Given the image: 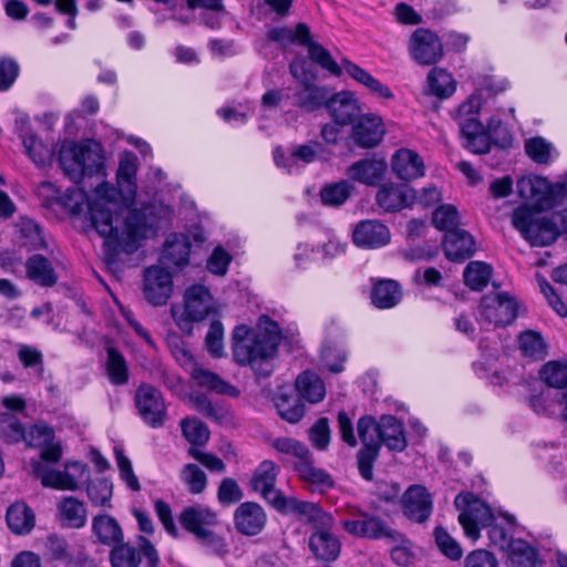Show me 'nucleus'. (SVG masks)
I'll use <instances>...</instances> for the list:
<instances>
[{
    "mask_svg": "<svg viewBox=\"0 0 567 567\" xmlns=\"http://www.w3.org/2000/svg\"><path fill=\"white\" fill-rule=\"evenodd\" d=\"M443 249L449 260L461 262L474 255L475 240L464 229L447 231L444 235Z\"/></svg>",
    "mask_w": 567,
    "mask_h": 567,
    "instance_id": "nucleus-25",
    "label": "nucleus"
},
{
    "mask_svg": "<svg viewBox=\"0 0 567 567\" xmlns=\"http://www.w3.org/2000/svg\"><path fill=\"white\" fill-rule=\"evenodd\" d=\"M136 156L130 154L120 161L117 169V185L124 199H133L136 194Z\"/></svg>",
    "mask_w": 567,
    "mask_h": 567,
    "instance_id": "nucleus-40",
    "label": "nucleus"
},
{
    "mask_svg": "<svg viewBox=\"0 0 567 567\" xmlns=\"http://www.w3.org/2000/svg\"><path fill=\"white\" fill-rule=\"evenodd\" d=\"M343 529L352 536L368 539H386L390 543H401L403 534L392 528L382 517L368 512L359 513L358 519L342 520Z\"/></svg>",
    "mask_w": 567,
    "mask_h": 567,
    "instance_id": "nucleus-13",
    "label": "nucleus"
},
{
    "mask_svg": "<svg viewBox=\"0 0 567 567\" xmlns=\"http://www.w3.org/2000/svg\"><path fill=\"white\" fill-rule=\"evenodd\" d=\"M267 523L265 509L255 502L241 503L234 513L236 530L245 536H256L262 532Z\"/></svg>",
    "mask_w": 567,
    "mask_h": 567,
    "instance_id": "nucleus-23",
    "label": "nucleus"
},
{
    "mask_svg": "<svg viewBox=\"0 0 567 567\" xmlns=\"http://www.w3.org/2000/svg\"><path fill=\"white\" fill-rule=\"evenodd\" d=\"M135 406L138 415L151 427L164 425L167 416L166 404L162 392L151 385L143 383L135 391Z\"/></svg>",
    "mask_w": 567,
    "mask_h": 567,
    "instance_id": "nucleus-16",
    "label": "nucleus"
},
{
    "mask_svg": "<svg viewBox=\"0 0 567 567\" xmlns=\"http://www.w3.org/2000/svg\"><path fill=\"white\" fill-rule=\"evenodd\" d=\"M358 435L363 447L358 452V468L365 481L373 478V463L380 452L379 421L370 415L361 416L357 423Z\"/></svg>",
    "mask_w": 567,
    "mask_h": 567,
    "instance_id": "nucleus-11",
    "label": "nucleus"
},
{
    "mask_svg": "<svg viewBox=\"0 0 567 567\" xmlns=\"http://www.w3.org/2000/svg\"><path fill=\"white\" fill-rule=\"evenodd\" d=\"M516 188L522 198L533 203L536 212L550 209L556 204L555 186L545 177L523 176Z\"/></svg>",
    "mask_w": 567,
    "mask_h": 567,
    "instance_id": "nucleus-18",
    "label": "nucleus"
},
{
    "mask_svg": "<svg viewBox=\"0 0 567 567\" xmlns=\"http://www.w3.org/2000/svg\"><path fill=\"white\" fill-rule=\"evenodd\" d=\"M331 94L326 86L316 84V76L303 79L301 86L296 92V105L307 112H313L321 107L327 109Z\"/></svg>",
    "mask_w": 567,
    "mask_h": 567,
    "instance_id": "nucleus-26",
    "label": "nucleus"
},
{
    "mask_svg": "<svg viewBox=\"0 0 567 567\" xmlns=\"http://www.w3.org/2000/svg\"><path fill=\"white\" fill-rule=\"evenodd\" d=\"M512 225L533 247H546L559 237L557 224L549 217L540 216L539 212L523 204L512 213Z\"/></svg>",
    "mask_w": 567,
    "mask_h": 567,
    "instance_id": "nucleus-6",
    "label": "nucleus"
},
{
    "mask_svg": "<svg viewBox=\"0 0 567 567\" xmlns=\"http://www.w3.org/2000/svg\"><path fill=\"white\" fill-rule=\"evenodd\" d=\"M386 169L384 161L364 158L353 163L348 168V175L351 179L365 185L378 184Z\"/></svg>",
    "mask_w": 567,
    "mask_h": 567,
    "instance_id": "nucleus-34",
    "label": "nucleus"
},
{
    "mask_svg": "<svg viewBox=\"0 0 567 567\" xmlns=\"http://www.w3.org/2000/svg\"><path fill=\"white\" fill-rule=\"evenodd\" d=\"M166 344L176 359V361L185 369L189 370L196 363L187 343L175 332L168 333Z\"/></svg>",
    "mask_w": 567,
    "mask_h": 567,
    "instance_id": "nucleus-59",
    "label": "nucleus"
},
{
    "mask_svg": "<svg viewBox=\"0 0 567 567\" xmlns=\"http://www.w3.org/2000/svg\"><path fill=\"white\" fill-rule=\"evenodd\" d=\"M33 474L44 487L62 491H76L79 482L87 474V466L81 462H68L64 471L47 468L41 462L33 464Z\"/></svg>",
    "mask_w": 567,
    "mask_h": 567,
    "instance_id": "nucleus-15",
    "label": "nucleus"
},
{
    "mask_svg": "<svg viewBox=\"0 0 567 567\" xmlns=\"http://www.w3.org/2000/svg\"><path fill=\"white\" fill-rule=\"evenodd\" d=\"M58 509L63 526L69 528H81L86 524V506L78 498L73 496L62 497Z\"/></svg>",
    "mask_w": 567,
    "mask_h": 567,
    "instance_id": "nucleus-36",
    "label": "nucleus"
},
{
    "mask_svg": "<svg viewBox=\"0 0 567 567\" xmlns=\"http://www.w3.org/2000/svg\"><path fill=\"white\" fill-rule=\"evenodd\" d=\"M183 435L190 443V447L203 446L209 441L208 426L197 417H184L181 421Z\"/></svg>",
    "mask_w": 567,
    "mask_h": 567,
    "instance_id": "nucleus-52",
    "label": "nucleus"
},
{
    "mask_svg": "<svg viewBox=\"0 0 567 567\" xmlns=\"http://www.w3.org/2000/svg\"><path fill=\"white\" fill-rule=\"evenodd\" d=\"M298 394L311 404L321 402L326 396V385L322 379L312 371H303L296 379Z\"/></svg>",
    "mask_w": 567,
    "mask_h": 567,
    "instance_id": "nucleus-37",
    "label": "nucleus"
},
{
    "mask_svg": "<svg viewBox=\"0 0 567 567\" xmlns=\"http://www.w3.org/2000/svg\"><path fill=\"white\" fill-rule=\"evenodd\" d=\"M189 371L193 379L199 386L207 388L218 394H227L230 396H236L239 394V391L236 386L223 380L218 374L209 370L198 368L196 363L189 369Z\"/></svg>",
    "mask_w": 567,
    "mask_h": 567,
    "instance_id": "nucleus-42",
    "label": "nucleus"
},
{
    "mask_svg": "<svg viewBox=\"0 0 567 567\" xmlns=\"http://www.w3.org/2000/svg\"><path fill=\"white\" fill-rule=\"evenodd\" d=\"M506 553L513 567H536L539 561L538 551L523 539H515Z\"/></svg>",
    "mask_w": 567,
    "mask_h": 567,
    "instance_id": "nucleus-47",
    "label": "nucleus"
},
{
    "mask_svg": "<svg viewBox=\"0 0 567 567\" xmlns=\"http://www.w3.org/2000/svg\"><path fill=\"white\" fill-rule=\"evenodd\" d=\"M279 472V466L272 461H262L251 476V489L259 493L268 505L281 514H293L299 509H305L307 501L287 497L280 489L276 488Z\"/></svg>",
    "mask_w": 567,
    "mask_h": 567,
    "instance_id": "nucleus-5",
    "label": "nucleus"
},
{
    "mask_svg": "<svg viewBox=\"0 0 567 567\" xmlns=\"http://www.w3.org/2000/svg\"><path fill=\"white\" fill-rule=\"evenodd\" d=\"M106 370L110 381L122 385L128 381V368L123 354L115 348H107Z\"/></svg>",
    "mask_w": 567,
    "mask_h": 567,
    "instance_id": "nucleus-53",
    "label": "nucleus"
},
{
    "mask_svg": "<svg viewBox=\"0 0 567 567\" xmlns=\"http://www.w3.org/2000/svg\"><path fill=\"white\" fill-rule=\"evenodd\" d=\"M309 27L306 23H298L296 29L292 30L287 27H274L270 28L266 38L268 41L278 43L281 48H287L292 43L303 44L308 41Z\"/></svg>",
    "mask_w": 567,
    "mask_h": 567,
    "instance_id": "nucleus-44",
    "label": "nucleus"
},
{
    "mask_svg": "<svg viewBox=\"0 0 567 567\" xmlns=\"http://www.w3.org/2000/svg\"><path fill=\"white\" fill-rule=\"evenodd\" d=\"M45 548L51 559L65 563L75 553L65 538L55 534L48 536Z\"/></svg>",
    "mask_w": 567,
    "mask_h": 567,
    "instance_id": "nucleus-63",
    "label": "nucleus"
},
{
    "mask_svg": "<svg viewBox=\"0 0 567 567\" xmlns=\"http://www.w3.org/2000/svg\"><path fill=\"white\" fill-rule=\"evenodd\" d=\"M480 112L481 99L472 95L457 107L454 120L464 138L465 148L475 154H486L489 152V143L478 117Z\"/></svg>",
    "mask_w": 567,
    "mask_h": 567,
    "instance_id": "nucleus-8",
    "label": "nucleus"
},
{
    "mask_svg": "<svg viewBox=\"0 0 567 567\" xmlns=\"http://www.w3.org/2000/svg\"><path fill=\"white\" fill-rule=\"evenodd\" d=\"M92 530L99 543L111 548L124 540V534L118 522L106 514L97 515L93 518Z\"/></svg>",
    "mask_w": 567,
    "mask_h": 567,
    "instance_id": "nucleus-35",
    "label": "nucleus"
},
{
    "mask_svg": "<svg viewBox=\"0 0 567 567\" xmlns=\"http://www.w3.org/2000/svg\"><path fill=\"white\" fill-rule=\"evenodd\" d=\"M343 70L347 74H349L352 79L364 85L370 90L371 93L377 94L382 99H393V93L389 89V86L381 83L378 79L373 78L368 71L363 70L355 63L343 60Z\"/></svg>",
    "mask_w": 567,
    "mask_h": 567,
    "instance_id": "nucleus-41",
    "label": "nucleus"
},
{
    "mask_svg": "<svg viewBox=\"0 0 567 567\" xmlns=\"http://www.w3.org/2000/svg\"><path fill=\"white\" fill-rule=\"evenodd\" d=\"M427 93L439 99L450 97L456 90V82L451 73L442 68H433L426 78Z\"/></svg>",
    "mask_w": 567,
    "mask_h": 567,
    "instance_id": "nucleus-43",
    "label": "nucleus"
},
{
    "mask_svg": "<svg viewBox=\"0 0 567 567\" xmlns=\"http://www.w3.org/2000/svg\"><path fill=\"white\" fill-rule=\"evenodd\" d=\"M303 47H307L309 58L322 69L329 71L333 75H341L343 65L340 66L331 56L330 52L321 44L315 42L309 32L308 41L303 42Z\"/></svg>",
    "mask_w": 567,
    "mask_h": 567,
    "instance_id": "nucleus-51",
    "label": "nucleus"
},
{
    "mask_svg": "<svg viewBox=\"0 0 567 567\" xmlns=\"http://www.w3.org/2000/svg\"><path fill=\"white\" fill-rule=\"evenodd\" d=\"M21 246L28 250L47 248V241L41 226L31 218H21L18 224Z\"/></svg>",
    "mask_w": 567,
    "mask_h": 567,
    "instance_id": "nucleus-46",
    "label": "nucleus"
},
{
    "mask_svg": "<svg viewBox=\"0 0 567 567\" xmlns=\"http://www.w3.org/2000/svg\"><path fill=\"white\" fill-rule=\"evenodd\" d=\"M27 277L41 287H53L58 282L51 261L40 254H34L25 261Z\"/></svg>",
    "mask_w": 567,
    "mask_h": 567,
    "instance_id": "nucleus-33",
    "label": "nucleus"
},
{
    "mask_svg": "<svg viewBox=\"0 0 567 567\" xmlns=\"http://www.w3.org/2000/svg\"><path fill=\"white\" fill-rule=\"evenodd\" d=\"M392 171L403 181H412L424 175V163L414 151L401 148L392 157Z\"/></svg>",
    "mask_w": 567,
    "mask_h": 567,
    "instance_id": "nucleus-28",
    "label": "nucleus"
},
{
    "mask_svg": "<svg viewBox=\"0 0 567 567\" xmlns=\"http://www.w3.org/2000/svg\"><path fill=\"white\" fill-rule=\"evenodd\" d=\"M172 291L173 280L166 269L153 266L145 270L144 296L151 305H165L171 298Z\"/></svg>",
    "mask_w": 567,
    "mask_h": 567,
    "instance_id": "nucleus-21",
    "label": "nucleus"
},
{
    "mask_svg": "<svg viewBox=\"0 0 567 567\" xmlns=\"http://www.w3.org/2000/svg\"><path fill=\"white\" fill-rule=\"evenodd\" d=\"M109 190L107 184H100L96 187L99 198L89 202L91 225L106 239L107 249L116 250L121 247L125 252L133 254L137 250L140 241L161 226L156 208L144 206L128 209L124 219L120 221V216L114 209L116 204L109 198Z\"/></svg>",
    "mask_w": 567,
    "mask_h": 567,
    "instance_id": "nucleus-1",
    "label": "nucleus"
},
{
    "mask_svg": "<svg viewBox=\"0 0 567 567\" xmlns=\"http://www.w3.org/2000/svg\"><path fill=\"white\" fill-rule=\"evenodd\" d=\"M302 398L292 391L281 389L274 396V404L280 417L289 423H298L306 413Z\"/></svg>",
    "mask_w": 567,
    "mask_h": 567,
    "instance_id": "nucleus-32",
    "label": "nucleus"
},
{
    "mask_svg": "<svg viewBox=\"0 0 567 567\" xmlns=\"http://www.w3.org/2000/svg\"><path fill=\"white\" fill-rule=\"evenodd\" d=\"M327 111L332 120L346 126L353 125L362 114L361 104L354 93L346 90L330 96Z\"/></svg>",
    "mask_w": 567,
    "mask_h": 567,
    "instance_id": "nucleus-22",
    "label": "nucleus"
},
{
    "mask_svg": "<svg viewBox=\"0 0 567 567\" xmlns=\"http://www.w3.org/2000/svg\"><path fill=\"white\" fill-rule=\"evenodd\" d=\"M295 470L299 477L316 489L324 492L334 486L332 476L323 468L317 467L310 451L302 458L297 460Z\"/></svg>",
    "mask_w": 567,
    "mask_h": 567,
    "instance_id": "nucleus-27",
    "label": "nucleus"
},
{
    "mask_svg": "<svg viewBox=\"0 0 567 567\" xmlns=\"http://www.w3.org/2000/svg\"><path fill=\"white\" fill-rule=\"evenodd\" d=\"M190 243L187 236L182 234H171L165 240L162 252V262L167 267H184L189 261Z\"/></svg>",
    "mask_w": 567,
    "mask_h": 567,
    "instance_id": "nucleus-31",
    "label": "nucleus"
},
{
    "mask_svg": "<svg viewBox=\"0 0 567 567\" xmlns=\"http://www.w3.org/2000/svg\"><path fill=\"white\" fill-rule=\"evenodd\" d=\"M179 523L214 554L223 555L227 553L224 538L208 528L218 524L217 514L209 507L202 505L185 507L179 515Z\"/></svg>",
    "mask_w": 567,
    "mask_h": 567,
    "instance_id": "nucleus-7",
    "label": "nucleus"
},
{
    "mask_svg": "<svg viewBox=\"0 0 567 567\" xmlns=\"http://www.w3.org/2000/svg\"><path fill=\"white\" fill-rule=\"evenodd\" d=\"M352 237L357 246L374 249L385 246L391 239V234L384 224L369 219L357 225Z\"/></svg>",
    "mask_w": 567,
    "mask_h": 567,
    "instance_id": "nucleus-24",
    "label": "nucleus"
},
{
    "mask_svg": "<svg viewBox=\"0 0 567 567\" xmlns=\"http://www.w3.org/2000/svg\"><path fill=\"white\" fill-rule=\"evenodd\" d=\"M408 49L411 58L421 65H433L444 55L439 35L430 29L417 28L410 37Z\"/></svg>",
    "mask_w": 567,
    "mask_h": 567,
    "instance_id": "nucleus-17",
    "label": "nucleus"
},
{
    "mask_svg": "<svg viewBox=\"0 0 567 567\" xmlns=\"http://www.w3.org/2000/svg\"><path fill=\"white\" fill-rule=\"evenodd\" d=\"M209 354L214 358L224 357V327L220 321L213 320L205 338Z\"/></svg>",
    "mask_w": 567,
    "mask_h": 567,
    "instance_id": "nucleus-61",
    "label": "nucleus"
},
{
    "mask_svg": "<svg viewBox=\"0 0 567 567\" xmlns=\"http://www.w3.org/2000/svg\"><path fill=\"white\" fill-rule=\"evenodd\" d=\"M380 446L384 444L389 450L402 452L408 445L403 424L393 415H382L379 420Z\"/></svg>",
    "mask_w": 567,
    "mask_h": 567,
    "instance_id": "nucleus-30",
    "label": "nucleus"
},
{
    "mask_svg": "<svg viewBox=\"0 0 567 567\" xmlns=\"http://www.w3.org/2000/svg\"><path fill=\"white\" fill-rule=\"evenodd\" d=\"M434 536L437 547L446 557L451 560H458L462 557L460 544L443 527H436Z\"/></svg>",
    "mask_w": 567,
    "mask_h": 567,
    "instance_id": "nucleus-62",
    "label": "nucleus"
},
{
    "mask_svg": "<svg viewBox=\"0 0 567 567\" xmlns=\"http://www.w3.org/2000/svg\"><path fill=\"white\" fill-rule=\"evenodd\" d=\"M414 190L403 185L384 184L377 193V203L385 212L392 213L401 210L410 205L414 198Z\"/></svg>",
    "mask_w": 567,
    "mask_h": 567,
    "instance_id": "nucleus-29",
    "label": "nucleus"
},
{
    "mask_svg": "<svg viewBox=\"0 0 567 567\" xmlns=\"http://www.w3.org/2000/svg\"><path fill=\"white\" fill-rule=\"evenodd\" d=\"M351 189L352 186L348 181H340L326 185L320 192V197L324 205L340 206L350 197Z\"/></svg>",
    "mask_w": 567,
    "mask_h": 567,
    "instance_id": "nucleus-56",
    "label": "nucleus"
},
{
    "mask_svg": "<svg viewBox=\"0 0 567 567\" xmlns=\"http://www.w3.org/2000/svg\"><path fill=\"white\" fill-rule=\"evenodd\" d=\"M401 507L410 520L423 524L433 512L432 495L423 485H411L401 497Z\"/></svg>",
    "mask_w": 567,
    "mask_h": 567,
    "instance_id": "nucleus-19",
    "label": "nucleus"
},
{
    "mask_svg": "<svg viewBox=\"0 0 567 567\" xmlns=\"http://www.w3.org/2000/svg\"><path fill=\"white\" fill-rule=\"evenodd\" d=\"M194 409L205 417L216 423L226 422L228 410L219 402H213L206 394L196 393L190 395Z\"/></svg>",
    "mask_w": 567,
    "mask_h": 567,
    "instance_id": "nucleus-48",
    "label": "nucleus"
},
{
    "mask_svg": "<svg viewBox=\"0 0 567 567\" xmlns=\"http://www.w3.org/2000/svg\"><path fill=\"white\" fill-rule=\"evenodd\" d=\"M519 342L523 353L527 357L542 359L546 354L543 338L534 331L522 333Z\"/></svg>",
    "mask_w": 567,
    "mask_h": 567,
    "instance_id": "nucleus-64",
    "label": "nucleus"
},
{
    "mask_svg": "<svg viewBox=\"0 0 567 567\" xmlns=\"http://www.w3.org/2000/svg\"><path fill=\"white\" fill-rule=\"evenodd\" d=\"M142 555L145 558L146 567L159 566L161 558L156 548L144 536L138 537V547L124 543V540L114 545L110 551V563L112 567H138Z\"/></svg>",
    "mask_w": 567,
    "mask_h": 567,
    "instance_id": "nucleus-14",
    "label": "nucleus"
},
{
    "mask_svg": "<svg viewBox=\"0 0 567 567\" xmlns=\"http://www.w3.org/2000/svg\"><path fill=\"white\" fill-rule=\"evenodd\" d=\"M305 506V509H299L293 515L306 518L315 529L309 536V549L319 560H336L340 555L341 542L331 532L336 523L333 516L317 503L306 502Z\"/></svg>",
    "mask_w": 567,
    "mask_h": 567,
    "instance_id": "nucleus-3",
    "label": "nucleus"
},
{
    "mask_svg": "<svg viewBox=\"0 0 567 567\" xmlns=\"http://www.w3.org/2000/svg\"><path fill=\"white\" fill-rule=\"evenodd\" d=\"M492 276V267L484 261H471L463 272L464 284L471 289L483 290Z\"/></svg>",
    "mask_w": 567,
    "mask_h": 567,
    "instance_id": "nucleus-49",
    "label": "nucleus"
},
{
    "mask_svg": "<svg viewBox=\"0 0 567 567\" xmlns=\"http://www.w3.org/2000/svg\"><path fill=\"white\" fill-rule=\"evenodd\" d=\"M517 317V301L506 292L484 296L477 309L482 327L507 326Z\"/></svg>",
    "mask_w": 567,
    "mask_h": 567,
    "instance_id": "nucleus-12",
    "label": "nucleus"
},
{
    "mask_svg": "<svg viewBox=\"0 0 567 567\" xmlns=\"http://www.w3.org/2000/svg\"><path fill=\"white\" fill-rule=\"evenodd\" d=\"M23 145L28 155L37 166L51 164L53 152L40 138L34 135H28L23 138Z\"/></svg>",
    "mask_w": 567,
    "mask_h": 567,
    "instance_id": "nucleus-55",
    "label": "nucleus"
},
{
    "mask_svg": "<svg viewBox=\"0 0 567 567\" xmlns=\"http://www.w3.org/2000/svg\"><path fill=\"white\" fill-rule=\"evenodd\" d=\"M401 290L394 280H380L371 292V301L379 309H389L399 303Z\"/></svg>",
    "mask_w": 567,
    "mask_h": 567,
    "instance_id": "nucleus-45",
    "label": "nucleus"
},
{
    "mask_svg": "<svg viewBox=\"0 0 567 567\" xmlns=\"http://www.w3.org/2000/svg\"><path fill=\"white\" fill-rule=\"evenodd\" d=\"M454 505L460 511L458 522L465 535L473 540L478 539L480 529L495 518L491 507L471 492L457 494Z\"/></svg>",
    "mask_w": 567,
    "mask_h": 567,
    "instance_id": "nucleus-10",
    "label": "nucleus"
},
{
    "mask_svg": "<svg viewBox=\"0 0 567 567\" xmlns=\"http://www.w3.org/2000/svg\"><path fill=\"white\" fill-rule=\"evenodd\" d=\"M385 134V127L380 116L368 113L361 114L353 123L351 140L361 148H373L378 146Z\"/></svg>",
    "mask_w": 567,
    "mask_h": 567,
    "instance_id": "nucleus-20",
    "label": "nucleus"
},
{
    "mask_svg": "<svg viewBox=\"0 0 567 567\" xmlns=\"http://www.w3.org/2000/svg\"><path fill=\"white\" fill-rule=\"evenodd\" d=\"M102 145L93 140L81 144L65 142L59 153L60 166L74 183H80L85 175L100 174L104 169Z\"/></svg>",
    "mask_w": 567,
    "mask_h": 567,
    "instance_id": "nucleus-4",
    "label": "nucleus"
},
{
    "mask_svg": "<svg viewBox=\"0 0 567 567\" xmlns=\"http://www.w3.org/2000/svg\"><path fill=\"white\" fill-rule=\"evenodd\" d=\"M432 223L439 230L454 231L458 228L460 215L453 205H441L437 207L432 217Z\"/></svg>",
    "mask_w": 567,
    "mask_h": 567,
    "instance_id": "nucleus-58",
    "label": "nucleus"
},
{
    "mask_svg": "<svg viewBox=\"0 0 567 567\" xmlns=\"http://www.w3.org/2000/svg\"><path fill=\"white\" fill-rule=\"evenodd\" d=\"M514 527L515 518L513 516L504 515L502 522H498L495 517L493 523L485 527L487 528V536L491 545L502 551H506L515 542L513 538Z\"/></svg>",
    "mask_w": 567,
    "mask_h": 567,
    "instance_id": "nucleus-38",
    "label": "nucleus"
},
{
    "mask_svg": "<svg viewBox=\"0 0 567 567\" xmlns=\"http://www.w3.org/2000/svg\"><path fill=\"white\" fill-rule=\"evenodd\" d=\"M181 477L192 494H199L206 488L207 476L196 464H186Z\"/></svg>",
    "mask_w": 567,
    "mask_h": 567,
    "instance_id": "nucleus-60",
    "label": "nucleus"
},
{
    "mask_svg": "<svg viewBox=\"0 0 567 567\" xmlns=\"http://www.w3.org/2000/svg\"><path fill=\"white\" fill-rule=\"evenodd\" d=\"M172 316L177 327L185 333L192 334L193 323L205 320L216 311V302L208 288L193 285L185 290L184 308L182 311L173 306Z\"/></svg>",
    "mask_w": 567,
    "mask_h": 567,
    "instance_id": "nucleus-9",
    "label": "nucleus"
},
{
    "mask_svg": "<svg viewBox=\"0 0 567 567\" xmlns=\"http://www.w3.org/2000/svg\"><path fill=\"white\" fill-rule=\"evenodd\" d=\"M87 497L95 506L111 507L113 484L107 478H96L86 486Z\"/></svg>",
    "mask_w": 567,
    "mask_h": 567,
    "instance_id": "nucleus-54",
    "label": "nucleus"
},
{
    "mask_svg": "<svg viewBox=\"0 0 567 567\" xmlns=\"http://www.w3.org/2000/svg\"><path fill=\"white\" fill-rule=\"evenodd\" d=\"M6 518L8 527L18 535L28 534L34 527V513L25 503L12 504L7 511Z\"/></svg>",
    "mask_w": 567,
    "mask_h": 567,
    "instance_id": "nucleus-39",
    "label": "nucleus"
},
{
    "mask_svg": "<svg viewBox=\"0 0 567 567\" xmlns=\"http://www.w3.org/2000/svg\"><path fill=\"white\" fill-rule=\"evenodd\" d=\"M540 379L551 388L564 389L567 386V364L557 361L547 362L539 372Z\"/></svg>",
    "mask_w": 567,
    "mask_h": 567,
    "instance_id": "nucleus-57",
    "label": "nucleus"
},
{
    "mask_svg": "<svg viewBox=\"0 0 567 567\" xmlns=\"http://www.w3.org/2000/svg\"><path fill=\"white\" fill-rule=\"evenodd\" d=\"M25 429L20 420L10 412L0 413V443L8 445L24 441Z\"/></svg>",
    "mask_w": 567,
    "mask_h": 567,
    "instance_id": "nucleus-50",
    "label": "nucleus"
},
{
    "mask_svg": "<svg viewBox=\"0 0 567 567\" xmlns=\"http://www.w3.org/2000/svg\"><path fill=\"white\" fill-rule=\"evenodd\" d=\"M282 339L281 329L269 316L258 318L255 328L246 324L235 327L233 331V357L240 365H250L260 378L272 372L271 360L278 351Z\"/></svg>",
    "mask_w": 567,
    "mask_h": 567,
    "instance_id": "nucleus-2",
    "label": "nucleus"
}]
</instances>
